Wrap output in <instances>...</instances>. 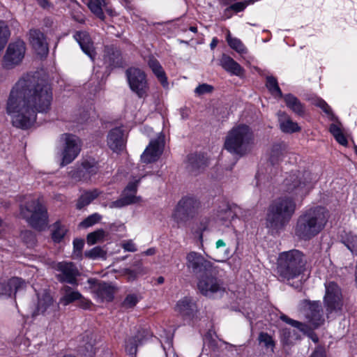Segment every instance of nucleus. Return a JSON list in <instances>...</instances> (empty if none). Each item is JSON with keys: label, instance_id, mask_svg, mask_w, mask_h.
<instances>
[{"label": "nucleus", "instance_id": "f257e3e1", "mask_svg": "<svg viewBox=\"0 0 357 357\" xmlns=\"http://www.w3.org/2000/svg\"><path fill=\"white\" fill-rule=\"evenodd\" d=\"M52 91L45 80L27 75L20 78L10 91L6 111L13 126L28 128L36 119V112L50 109Z\"/></svg>", "mask_w": 357, "mask_h": 357}, {"label": "nucleus", "instance_id": "f03ea898", "mask_svg": "<svg viewBox=\"0 0 357 357\" xmlns=\"http://www.w3.org/2000/svg\"><path fill=\"white\" fill-rule=\"evenodd\" d=\"M312 174L309 172H298L287 177L284 190L290 195H282L272 202L268 208L266 227L278 230L286 226L296 211L295 199L305 196L312 186Z\"/></svg>", "mask_w": 357, "mask_h": 357}, {"label": "nucleus", "instance_id": "7ed1b4c3", "mask_svg": "<svg viewBox=\"0 0 357 357\" xmlns=\"http://www.w3.org/2000/svg\"><path fill=\"white\" fill-rule=\"evenodd\" d=\"M327 221L328 212L324 208H310L299 216L295 229L296 235L301 239L309 240L322 231Z\"/></svg>", "mask_w": 357, "mask_h": 357}, {"label": "nucleus", "instance_id": "20e7f679", "mask_svg": "<svg viewBox=\"0 0 357 357\" xmlns=\"http://www.w3.org/2000/svg\"><path fill=\"white\" fill-rule=\"evenodd\" d=\"M306 264L305 255L298 250L281 252L277 262V274L280 280L289 282L304 273Z\"/></svg>", "mask_w": 357, "mask_h": 357}, {"label": "nucleus", "instance_id": "39448f33", "mask_svg": "<svg viewBox=\"0 0 357 357\" xmlns=\"http://www.w3.org/2000/svg\"><path fill=\"white\" fill-rule=\"evenodd\" d=\"M254 144V134L245 124L234 126L225 137L224 147L233 155L242 157L248 153Z\"/></svg>", "mask_w": 357, "mask_h": 357}, {"label": "nucleus", "instance_id": "423d86ee", "mask_svg": "<svg viewBox=\"0 0 357 357\" xmlns=\"http://www.w3.org/2000/svg\"><path fill=\"white\" fill-rule=\"evenodd\" d=\"M301 312L306 319V323L296 321L285 314H282L280 319L303 333H307L309 329H316L324 324L325 319L322 306L319 301H304Z\"/></svg>", "mask_w": 357, "mask_h": 357}, {"label": "nucleus", "instance_id": "0eeeda50", "mask_svg": "<svg viewBox=\"0 0 357 357\" xmlns=\"http://www.w3.org/2000/svg\"><path fill=\"white\" fill-rule=\"evenodd\" d=\"M20 214L33 228L43 230L47 225V213L39 199L29 197L24 206H21Z\"/></svg>", "mask_w": 357, "mask_h": 357}, {"label": "nucleus", "instance_id": "6e6552de", "mask_svg": "<svg viewBox=\"0 0 357 357\" xmlns=\"http://www.w3.org/2000/svg\"><path fill=\"white\" fill-rule=\"evenodd\" d=\"M126 75L130 90L139 98H146L150 87L145 72L139 68L131 67L126 70Z\"/></svg>", "mask_w": 357, "mask_h": 357}, {"label": "nucleus", "instance_id": "1a4fd4ad", "mask_svg": "<svg viewBox=\"0 0 357 357\" xmlns=\"http://www.w3.org/2000/svg\"><path fill=\"white\" fill-rule=\"evenodd\" d=\"M26 50V44L23 40L17 38L11 41L3 56V66L12 69L20 65L25 57Z\"/></svg>", "mask_w": 357, "mask_h": 357}, {"label": "nucleus", "instance_id": "9d476101", "mask_svg": "<svg viewBox=\"0 0 357 357\" xmlns=\"http://www.w3.org/2000/svg\"><path fill=\"white\" fill-rule=\"evenodd\" d=\"M326 292L324 296V303L326 311L327 317L333 313H338L343 306L342 291L339 286L329 282L325 284Z\"/></svg>", "mask_w": 357, "mask_h": 357}, {"label": "nucleus", "instance_id": "9b49d317", "mask_svg": "<svg viewBox=\"0 0 357 357\" xmlns=\"http://www.w3.org/2000/svg\"><path fill=\"white\" fill-rule=\"evenodd\" d=\"M199 207L200 203L196 199L184 197L178 203L172 214V218L179 227V225L188 218H192L198 212Z\"/></svg>", "mask_w": 357, "mask_h": 357}, {"label": "nucleus", "instance_id": "f8f14e48", "mask_svg": "<svg viewBox=\"0 0 357 357\" xmlns=\"http://www.w3.org/2000/svg\"><path fill=\"white\" fill-rule=\"evenodd\" d=\"M186 267L193 274L201 275L212 271L213 264L200 253L190 252L186 255Z\"/></svg>", "mask_w": 357, "mask_h": 357}, {"label": "nucleus", "instance_id": "ddd939ff", "mask_svg": "<svg viewBox=\"0 0 357 357\" xmlns=\"http://www.w3.org/2000/svg\"><path fill=\"white\" fill-rule=\"evenodd\" d=\"M98 171V162L94 158H89L82 160L78 169L70 171L68 175L75 181H87L96 175Z\"/></svg>", "mask_w": 357, "mask_h": 357}, {"label": "nucleus", "instance_id": "4468645a", "mask_svg": "<svg viewBox=\"0 0 357 357\" xmlns=\"http://www.w3.org/2000/svg\"><path fill=\"white\" fill-rule=\"evenodd\" d=\"M63 138L65 141V146L63 151L61 166H65L73 162L81 151V141L75 135L63 134Z\"/></svg>", "mask_w": 357, "mask_h": 357}, {"label": "nucleus", "instance_id": "2eb2a0df", "mask_svg": "<svg viewBox=\"0 0 357 357\" xmlns=\"http://www.w3.org/2000/svg\"><path fill=\"white\" fill-rule=\"evenodd\" d=\"M146 175H142L137 180L130 182L124 190L123 195L119 199L111 202L110 208H121L131 204L137 203L141 200L139 197L135 196L137 189V184L140 179Z\"/></svg>", "mask_w": 357, "mask_h": 357}, {"label": "nucleus", "instance_id": "dca6fc26", "mask_svg": "<svg viewBox=\"0 0 357 357\" xmlns=\"http://www.w3.org/2000/svg\"><path fill=\"white\" fill-rule=\"evenodd\" d=\"M164 146V137L162 135L151 140L141 155V161L146 164L157 161L163 151Z\"/></svg>", "mask_w": 357, "mask_h": 357}, {"label": "nucleus", "instance_id": "f3484780", "mask_svg": "<svg viewBox=\"0 0 357 357\" xmlns=\"http://www.w3.org/2000/svg\"><path fill=\"white\" fill-rule=\"evenodd\" d=\"M54 268L59 272L56 275L59 282L77 285V276L79 275V271L72 262H59L56 264Z\"/></svg>", "mask_w": 357, "mask_h": 357}, {"label": "nucleus", "instance_id": "a211bd4d", "mask_svg": "<svg viewBox=\"0 0 357 357\" xmlns=\"http://www.w3.org/2000/svg\"><path fill=\"white\" fill-rule=\"evenodd\" d=\"M241 208L239 206L224 204L218 209L215 218L219 223L229 227L235 218L241 216Z\"/></svg>", "mask_w": 357, "mask_h": 357}, {"label": "nucleus", "instance_id": "6ab92c4d", "mask_svg": "<svg viewBox=\"0 0 357 357\" xmlns=\"http://www.w3.org/2000/svg\"><path fill=\"white\" fill-rule=\"evenodd\" d=\"M200 292L206 296H211L215 293L224 291L225 289L220 282L212 276H202L197 283Z\"/></svg>", "mask_w": 357, "mask_h": 357}, {"label": "nucleus", "instance_id": "aec40b11", "mask_svg": "<svg viewBox=\"0 0 357 357\" xmlns=\"http://www.w3.org/2000/svg\"><path fill=\"white\" fill-rule=\"evenodd\" d=\"M26 287V282L20 278L13 277L7 280H0V295L10 297Z\"/></svg>", "mask_w": 357, "mask_h": 357}, {"label": "nucleus", "instance_id": "412c9836", "mask_svg": "<svg viewBox=\"0 0 357 357\" xmlns=\"http://www.w3.org/2000/svg\"><path fill=\"white\" fill-rule=\"evenodd\" d=\"M29 40L36 52L40 56L47 55L48 45L43 33L38 29H31L29 33Z\"/></svg>", "mask_w": 357, "mask_h": 357}, {"label": "nucleus", "instance_id": "4be33fe9", "mask_svg": "<svg viewBox=\"0 0 357 357\" xmlns=\"http://www.w3.org/2000/svg\"><path fill=\"white\" fill-rule=\"evenodd\" d=\"M75 40L79 43L82 51L88 55L91 60H94L96 52L93 43L89 33L83 31H76L73 36Z\"/></svg>", "mask_w": 357, "mask_h": 357}, {"label": "nucleus", "instance_id": "5701e85b", "mask_svg": "<svg viewBox=\"0 0 357 357\" xmlns=\"http://www.w3.org/2000/svg\"><path fill=\"white\" fill-rule=\"evenodd\" d=\"M150 337L151 335L148 331L145 330L139 331L135 336L130 337L126 340V352L130 356L135 355L137 347L144 344Z\"/></svg>", "mask_w": 357, "mask_h": 357}, {"label": "nucleus", "instance_id": "b1692460", "mask_svg": "<svg viewBox=\"0 0 357 357\" xmlns=\"http://www.w3.org/2000/svg\"><path fill=\"white\" fill-rule=\"evenodd\" d=\"M123 130L121 128L112 129L107 135V145L114 152L121 151L125 146L123 138Z\"/></svg>", "mask_w": 357, "mask_h": 357}, {"label": "nucleus", "instance_id": "393cba45", "mask_svg": "<svg viewBox=\"0 0 357 357\" xmlns=\"http://www.w3.org/2000/svg\"><path fill=\"white\" fill-rule=\"evenodd\" d=\"M94 293L100 302H110L114 298V289L109 284L100 282L95 286Z\"/></svg>", "mask_w": 357, "mask_h": 357}, {"label": "nucleus", "instance_id": "a878e982", "mask_svg": "<svg viewBox=\"0 0 357 357\" xmlns=\"http://www.w3.org/2000/svg\"><path fill=\"white\" fill-rule=\"evenodd\" d=\"M220 64L226 71L232 75L241 76L243 74V68L227 54H222L220 60Z\"/></svg>", "mask_w": 357, "mask_h": 357}, {"label": "nucleus", "instance_id": "bb28decb", "mask_svg": "<svg viewBox=\"0 0 357 357\" xmlns=\"http://www.w3.org/2000/svg\"><path fill=\"white\" fill-rule=\"evenodd\" d=\"M278 121L281 130L287 133H292L301 130L297 123L294 122L284 112L278 113Z\"/></svg>", "mask_w": 357, "mask_h": 357}, {"label": "nucleus", "instance_id": "cd10ccee", "mask_svg": "<svg viewBox=\"0 0 357 357\" xmlns=\"http://www.w3.org/2000/svg\"><path fill=\"white\" fill-rule=\"evenodd\" d=\"M175 310L183 317L190 318L197 311V307L190 299L184 298L177 303Z\"/></svg>", "mask_w": 357, "mask_h": 357}, {"label": "nucleus", "instance_id": "c85d7f7f", "mask_svg": "<svg viewBox=\"0 0 357 357\" xmlns=\"http://www.w3.org/2000/svg\"><path fill=\"white\" fill-rule=\"evenodd\" d=\"M148 65L162 86L164 88H167L169 86L167 77L159 61L154 58H150Z\"/></svg>", "mask_w": 357, "mask_h": 357}, {"label": "nucleus", "instance_id": "c756f323", "mask_svg": "<svg viewBox=\"0 0 357 357\" xmlns=\"http://www.w3.org/2000/svg\"><path fill=\"white\" fill-rule=\"evenodd\" d=\"M207 165V160L200 154H191L188 156V168L190 171L197 173Z\"/></svg>", "mask_w": 357, "mask_h": 357}, {"label": "nucleus", "instance_id": "7c9ffc66", "mask_svg": "<svg viewBox=\"0 0 357 357\" xmlns=\"http://www.w3.org/2000/svg\"><path fill=\"white\" fill-rule=\"evenodd\" d=\"M61 291L63 296L60 298V303L63 305H68L82 298V294L78 291L73 290L68 285H64L61 288Z\"/></svg>", "mask_w": 357, "mask_h": 357}, {"label": "nucleus", "instance_id": "2f4dec72", "mask_svg": "<svg viewBox=\"0 0 357 357\" xmlns=\"http://www.w3.org/2000/svg\"><path fill=\"white\" fill-rule=\"evenodd\" d=\"M284 100L287 107L296 114L303 116L305 114L304 105L296 96L289 93L284 96Z\"/></svg>", "mask_w": 357, "mask_h": 357}, {"label": "nucleus", "instance_id": "473e14b6", "mask_svg": "<svg viewBox=\"0 0 357 357\" xmlns=\"http://www.w3.org/2000/svg\"><path fill=\"white\" fill-rule=\"evenodd\" d=\"M105 61L111 66H117L121 63V53L114 47H106Z\"/></svg>", "mask_w": 357, "mask_h": 357}, {"label": "nucleus", "instance_id": "72a5a7b5", "mask_svg": "<svg viewBox=\"0 0 357 357\" xmlns=\"http://www.w3.org/2000/svg\"><path fill=\"white\" fill-rule=\"evenodd\" d=\"M100 195V192L98 189L86 191L79 197L77 200L76 206L77 209H82L86 206H88L95 199Z\"/></svg>", "mask_w": 357, "mask_h": 357}, {"label": "nucleus", "instance_id": "f704fd0d", "mask_svg": "<svg viewBox=\"0 0 357 357\" xmlns=\"http://www.w3.org/2000/svg\"><path fill=\"white\" fill-rule=\"evenodd\" d=\"M87 6L97 17L104 20L105 15L103 12V8L106 7L105 0H89Z\"/></svg>", "mask_w": 357, "mask_h": 357}, {"label": "nucleus", "instance_id": "c9c22d12", "mask_svg": "<svg viewBox=\"0 0 357 357\" xmlns=\"http://www.w3.org/2000/svg\"><path fill=\"white\" fill-rule=\"evenodd\" d=\"M52 303L53 298L51 295L47 292H44L41 296H38L36 314H39L45 313Z\"/></svg>", "mask_w": 357, "mask_h": 357}, {"label": "nucleus", "instance_id": "e433bc0d", "mask_svg": "<svg viewBox=\"0 0 357 357\" xmlns=\"http://www.w3.org/2000/svg\"><path fill=\"white\" fill-rule=\"evenodd\" d=\"M266 86L272 95L278 96L280 98L282 97V93L278 86V83L275 77L273 76H268L266 77Z\"/></svg>", "mask_w": 357, "mask_h": 357}, {"label": "nucleus", "instance_id": "4c0bfd02", "mask_svg": "<svg viewBox=\"0 0 357 357\" xmlns=\"http://www.w3.org/2000/svg\"><path fill=\"white\" fill-rule=\"evenodd\" d=\"M67 232V229L60 222H56L53 225L52 238L55 242H60Z\"/></svg>", "mask_w": 357, "mask_h": 357}, {"label": "nucleus", "instance_id": "58836bf2", "mask_svg": "<svg viewBox=\"0 0 357 357\" xmlns=\"http://www.w3.org/2000/svg\"><path fill=\"white\" fill-rule=\"evenodd\" d=\"M342 242L353 254H357V236L348 233L343 238Z\"/></svg>", "mask_w": 357, "mask_h": 357}, {"label": "nucleus", "instance_id": "ea45409f", "mask_svg": "<svg viewBox=\"0 0 357 357\" xmlns=\"http://www.w3.org/2000/svg\"><path fill=\"white\" fill-rule=\"evenodd\" d=\"M10 32L6 22L0 21V51L3 49L10 38Z\"/></svg>", "mask_w": 357, "mask_h": 357}, {"label": "nucleus", "instance_id": "a19ab883", "mask_svg": "<svg viewBox=\"0 0 357 357\" xmlns=\"http://www.w3.org/2000/svg\"><path fill=\"white\" fill-rule=\"evenodd\" d=\"M105 236V231L103 229H98L89 233L86 237L87 243L90 245L102 242Z\"/></svg>", "mask_w": 357, "mask_h": 357}, {"label": "nucleus", "instance_id": "79ce46f5", "mask_svg": "<svg viewBox=\"0 0 357 357\" xmlns=\"http://www.w3.org/2000/svg\"><path fill=\"white\" fill-rule=\"evenodd\" d=\"M227 40L229 47L236 50L237 52L240 54L246 53V47L238 38H232L228 35L227 37Z\"/></svg>", "mask_w": 357, "mask_h": 357}, {"label": "nucleus", "instance_id": "37998d69", "mask_svg": "<svg viewBox=\"0 0 357 357\" xmlns=\"http://www.w3.org/2000/svg\"><path fill=\"white\" fill-rule=\"evenodd\" d=\"M258 341L259 344H263L266 349H270L271 351H273L275 345V341L268 333L261 332L258 336Z\"/></svg>", "mask_w": 357, "mask_h": 357}, {"label": "nucleus", "instance_id": "c03bdc74", "mask_svg": "<svg viewBox=\"0 0 357 357\" xmlns=\"http://www.w3.org/2000/svg\"><path fill=\"white\" fill-rule=\"evenodd\" d=\"M140 298L136 294H128L121 303L124 309H130L134 307L139 302Z\"/></svg>", "mask_w": 357, "mask_h": 357}, {"label": "nucleus", "instance_id": "a18cd8bd", "mask_svg": "<svg viewBox=\"0 0 357 357\" xmlns=\"http://www.w3.org/2000/svg\"><path fill=\"white\" fill-rule=\"evenodd\" d=\"M85 256L92 259H96L98 258L105 259L106 258V252L102 249L100 247H95L91 250L85 252Z\"/></svg>", "mask_w": 357, "mask_h": 357}, {"label": "nucleus", "instance_id": "49530a36", "mask_svg": "<svg viewBox=\"0 0 357 357\" xmlns=\"http://www.w3.org/2000/svg\"><path fill=\"white\" fill-rule=\"evenodd\" d=\"M283 155V151L280 145H275L273 146L271 153V162L274 164L278 162Z\"/></svg>", "mask_w": 357, "mask_h": 357}, {"label": "nucleus", "instance_id": "de8ad7c7", "mask_svg": "<svg viewBox=\"0 0 357 357\" xmlns=\"http://www.w3.org/2000/svg\"><path fill=\"white\" fill-rule=\"evenodd\" d=\"M101 219V215L98 213H93L84 220L80 225L84 227H91L98 222Z\"/></svg>", "mask_w": 357, "mask_h": 357}, {"label": "nucleus", "instance_id": "09e8293b", "mask_svg": "<svg viewBox=\"0 0 357 357\" xmlns=\"http://www.w3.org/2000/svg\"><path fill=\"white\" fill-rule=\"evenodd\" d=\"M317 107L321 108L323 112L327 114L328 116H331L332 119L334 117L333 114L332 109L331 107L322 99H317L314 101V103Z\"/></svg>", "mask_w": 357, "mask_h": 357}, {"label": "nucleus", "instance_id": "8fccbe9b", "mask_svg": "<svg viewBox=\"0 0 357 357\" xmlns=\"http://www.w3.org/2000/svg\"><path fill=\"white\" fill-rule=\"evenodd\" d=\"M213 87L207 84H199L195 89V93L197 96H202L206 93H210L213 91Z\"/></svg>", "mask_w": 357, "mask_h": 357}, {"label": "nucleus", "instance_id": "3c124183", "mask_svg": "<svg viewBox=\"0 0 357 357\" xmlns=\"http://www.w3.org/2000/svg\"><path fill=\"white\" fill-rule=\"evenodd\" d=\"M248 5V3L247 1L237 2L227 8L226 11L234 10L236 13L241 12L246 8Z\"/></svg>", "mask_w": 357, "mask_h": 357}, {"label": "nucleus", "instance_id": "603ef678", "mask_svg": "<svg viewBox=\"0 0 357 357\" xmlns=\"http://www.w3.org/2000/svg\"><path fill=\"white\" fill-rule=\"evenodd\" d=\"M122 248L128 252H135L137 251L136 246L135 243L131 241H127L122 243Z\"/></svg>", "mask_w": 357, "mask_h": 357}, {"label": "nucleus", "instance_id": "864d4df0", "mask_svg": "<svg viewBox=\"0 0 357 357\" xmlns=\"http://www.w3.org/2000/svg\"><path fill=\"white\" fill-rule=\"evenodd\" d=\"M330 132L335 137V136L342 133V128H340V126L338 124L333 123L330 126Z\"/></svg>", "mask_w": 357, "mask_h": 357}, {"label": "nucleus", "instance_id": "5fc2aeb1", "mask_svg": "<svg viewBox=\"0 0 357 357\" xmlns=\"http://www.w3.org/2000/svg\"><path fill=\"white\" fill-rule=\"evenodd\" d=\"M37 3L44 9L52 8V3L49 0H36Z\"/></svg>", "mask_w": 357, "mask_h": 357}, {"label": "nucleus", "instance_id": "6e6d98bb", "mask_svg": "<svg viewBox=\"0 0 357 357\" xmlns=\"http://www.w3.org/2000/svg\"><path fill=\"white\" fill-rule=\"evenodd\" d=\"M335 139L341 145H343V146H347V145L348 142H347V139L346 137L343 134V132L340 134V135H337V136H335Z\"/></svg>", "mask_w": 357, "mask_h": 357}, {"label": "nucleus", "instance_id": "4d7b16f0", "mask_svg": "<svg viewBox=\"0 0 357 357\" xmlns=\"http://www.w3.org/2000/svg\"><path fill=\"white\" fill-rule=\"evenodd\" d=\"M84 243L82 239H75L73 241V246L75 250L81 251L84 247Z\"/></svg>", "mask_w": 357, "mask_h": 357}, {"label": "nucleus", "instance_id": "13d9d810", "mask_svg": "<svg viewBox=\"0 0 357 357\" xmlns=\"http://www.w3.org/2000/svg\"><path fill=\"white\" fill-rule=\"evenodd\" d=\"M310 357H326L324 350L321 348H317Z\"/></svg>", "mask_w": 357, "mask_h": 357}, {"label": "nucleus", "instance_id": "bf43d9fd", "mask_svg": "<svg viewBox=\"0 0 357 357\" xmlns=\"http://www.w3.org/2000/svg\"><path fill=\"white\" fill-rule=\"evenodd\" d=\"M125 274L128 276V279L129 280H133L137 276V273L135 271L130 269H126L125 271Z\"/></svg>", "mask_w": 357, "mask_h": 357}, {"label": "nucleus", "instance_id": "052dcab7", "mask_svg": "<svg viewBox=\"0 0 357 357\" xmlns=\"http://www.w3.org/2000/svg\"><path fill=\"white\" fill-rule=\"evenodd\" d=\"M80 303V306L84 309L89 308L91 303L89 301L83 298L82 296V298L79 300Z\"/></svg>", "mask_w": 357, "mask_h": 357}, {"label": "nucleus", "instance_id": "680f3d73", "mask_svg": "<svg viewBox=\"0 0 357 357\" xmlns=\"http://www.w3.org/2000/svg\"><path fill=\"white\" fill-rule=\"evenodd\" d=\"M207 225H208V223H207V221H205L204 223H201V227L199 228V236L200 238H202V231L206 230V228H207Z\"/></svg>", "mask_w": 357, "mask_h": 357}, {"label": "nucleus", "instance_id": "e2e57ef3", "mask_svg": "<svg viewBox=\"0 0 357 357\" xmlns=\"http://www.w3.org/2000/svg\"><path fill=\"white\" fill-rule=\"evenodd\" d=\"M155 253V249L153 248H149L144 252V254L146 256L153 255Z\"/></svg>", "mask_w": 357, "mask_h": 357}, {"label": "nucleus", "instance_id": "0e129e2a", "mask_svg": "<svg viewBox=\"0 0 357 357\" xmlns=\"http://www.w3.org/2000/svg\"><path fill=\"white\" fill-rule=\"evenodd\" d=\"M225 245H226V244H225V241L223 240H222V239H219L215 243V247L218 249L221 248V247H225Z\"/></svg>", "mask_w": 357, "mask_h": 357}, {"label": "nucleus", "instance_id": "69168bd1", "mask_svg": "<svg viewBox=\"0 0 357 357\" xmlns=\"http://www.w3.org/2000/svg\"><path fill=\"white\" fill-rule=\"evenodd\" d=\"M218 43V40L216 38H213L210 44L211 48L214 49L217 46Z\"/></svg>", "mask_w": 357, "mask_h": 357}, {"label": "nucleus", "instance_id": "338daca9", "mask_svg": "<svg viewBox=\"0 0 357 357\" xmlns=\"http://www.w3.org/2000/svg\"><path fill=\"white\" fill-rule=\"evenodd\" d=\"M310 337H311V339L314 342H318V337L317 336L313 333H310Z\"/></svg>", "mask_w": 357, "mask_h": 357}, {"label": "nucleus", "instance_id": "774afa93", "mask_svg": "<svg viewBox=\"0 0 357 357\" xmlns=\"http://www.w3.org/2000/svg\"><path fill=\"white\" fill-rule=\"evenodd\" d=\"M158 284H162L165 281V279L163 277L160 276L157 280Z\"/></svg>", "mask_w": 357, "mask_h": 357}]
</instances>
